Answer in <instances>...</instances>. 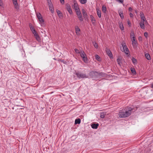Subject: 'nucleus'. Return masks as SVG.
Returning <instances> with one entry per match:
<instances>
[{"mask_svg": "<svg viewBox=\"0 0 153 153\" xmlns=\"http://www.w3.org/2000/svg\"><path fill=\"white\" fill-rule=\"evenodd\" d=\"M151 87L153 88V83L151 85Z\"/></svg>", "mask_w": 153, "mask_h": 153, "instance_id": "nucleus-55", "label": "nucleus"}, {"mask_svg": "<svg viewBox=\"0 0 153 153\" xmlns=\"http://www.w3.org/2000/svg\"><path fill=\"white\" fill-rule=\"evenodd\" d=\"M56 12L57 13V14H58V15L59 16L60 14H61L60 11L59 10H56Z\"/></svg>", "mask_w": 153, "mask_h": 153, "instance_id": "nucleus-37", "label": "nucleus"}, {"mask_svg": "<svg viewBox=\"0 0 153 153\" xmlns=\"http://www.w3.org/2000/svg\"><path fill=\"white\" fill-rule=\"evenodd\" d=\"M127 23H128V25H129V26H130V27L131 26V23L130 22V21H129V20H127Z\"/></svg>", "mask_w": 153, "mask_h": 153, "instance_id": "nucleus-39", "label": "nucleus"}, {"mask_svg": "<svg viewBox=\"0 0 153 153\" xmlns=\"http://www.w3.org/2000/svg\"><path fill=\"white\" fill-rule=\"evenodd\" d=\"M49 9L52 13H53L54 12V9L53 8V6L52 4H48Z\"/></svg>", "mask_w": 153, "mask_h": 153, "instance_id": "nucleus-8", "label": "nucleus"}, {"mask_svg": "<svg viewBox=\"0 0 153 153\" xmlns=\"http://www.w3.org/2000/svg\"><path fill=\"white\" fill-rule=\"evenodd\" d=\"M78 17L79 19L80 20V21H83V18H82V16L81 14L80 15L78 16Z\"/></svg>", "mask_w": 153, "mask_h": 153, "instance_id": "nucleus-26", "label": "nucleus"}, {"mask_svg": "<svg viewBox=\"0 0 153 153\" xmlns=\"http://www.w3.org/2000/svg\"><path fill=\"white\" fill-rule=\"evenodd\" d=\"M82 12L84 16L85 17L87 16L86 13L84 9H82Z\"/></svg>", "mask_w": 153, "mask_h": 153, "instance_id": "nucleus-21", "label": "nucleus"}, {"mask_svg": "<svg viewBox=\"0 0 153 153\" xmlns=\"http://www.w3.org/2000/svg\"><path fill=\"white\" fill-rule=\"evenodd\" d=\"M81 57L82 58L83 61L85 63H87V58L86 55L83 51H81L80 53Z\"/></svg>", "mask_w": 153, "mask_h": 153, "instance_id": "nucleus-3", "label": "nucleus"}, {"mask_svg": "<svg viewBox=\"0 0 153 153\" xmlns=\"http://www.w3.org/2000/svg\"><path fill=\"white\" fill-rule=\"evenodd\" d=\"M3 5V2L1 0H0V6L2 7Z\"/></svg>", "mask_w": 153, "mask_h": 153, "instance_id": "nucleus-47", "label": "nucleus"}, {"mask_svg": "<svg viewBox=\"0 0 153 153\" xmlns=\"http://www.w3.org/2000/svg\"><path fill=\"white\" fill-rule=\"evenodd\" d=\"M36 16H37V18L38 19L40 18H41L42 17V16L40 14V13H36Z\"/></svg>", "mask_w": 153, "mask_h": 153, "instance_id": "nucleus-22", "label": "nucleus"}, {"mask_svg": "<svg viewBox=\"0 0 153 153\" xmlns=\"http://www.w3.org/2000/svg\"><path fill=\"white\" fill-rule=\"evenodd\" d=\"M102 12L104 13H105L106 11V8L105 6L103 5L102 7Z\"/></svg>", "mask_w": 153, "mask_h": 153, "instance_id": "nucleus-18", "label": "nucleus"}, {"mask_svg": "<svg viewBox=\"0 0 153 153\" xmlns=\"http://www.w3.org/2000/svg\"><path fill=\"white\" fill-rule=\"evenodd\" d=\"M99 124L98 123H93L91 125V127L93 129L97 128Z\"/></svg>", "mask_w": 153, "mask_h": 153, "instance_id": "nucleus-10", "label": "nucleus"}, {"mask_svg": "<svg viewBox=\"0 0 153 153\" xmlns=\"http://www.w3.org/2000/svg\"><path fill=\"white\" fill-rule=\"evenodd\" d=\"M76 11L77 16L80 15L81 14L79 9V10H76Z\"/></svg>", "mask_w": 153, "mask_h": 153, "instance_id": "nucleus-31", "label": "nucleus"}, {"mask_svg": "<svg viewBox=\"0 0 153 153\" xmlns=\"http://www.w3.org/2000/svg\"><path fill=\"white\" fill-rule=\"evenodd\" d=\"M132 110V108L130 107H127L126 110L124 109L120 110L118 113L119 117L120 118L128 117L130 115Z\"/></svg>", "mask_w": 153, "mask_h": 153, "instance_id": "nucleus-1", "label": "nucleus"}, {"mask_svg": "<svg viewBox=\"0 0 153 153\" xmlns=\"http://www.w3.org/2000/svg\"><path fill=\"white\" fill-rule=\"evenodd\" d=\"M94 46L95 48H98V45L97 43L96 42L94 43Z\"/></svg>", "mask_w": 153, "mask_h": 153, "instance_id": "nucleus-36", "label": "nucleus"}, {"mask_svg": "<svg viewBox=\"0 0 153 153\" xmlns=\"http://www.w3.org/2000/svg\"><path fill=\"white\" fill-rule=\"evenodd\" d=\"M131 40L132 41V42H135L136 41H135V39H132V38H131Z\"/></svg>", "mask_w": 153, "mask_h": 153, "instance_id": "nucleus-52", "label": "nucleus"}, {"mask_svg": "<svg viewBox=\"0 0 153 153\" xmlns=\"http://www.w3.org/2000/svg\"><path fill=\"white\" fill-rule=\"evenodd\" d=\"M59 61L60 62H62L64 63H65V62L64 61V60L62 59H60L59 60Z\"/></svg>", "mask_w": 153, "mask_h": 153, "instance_id": "nucleus-46", "label": "nucleus"}, {"mask_svg": "<svg viewBox=\"0 0 153 153\" xmlns=\"http://www.w3.org/2000/svg\"><path fill=\"white\" fill-rule=\"evenodd\" d=\"M141 19H142V21L141 22H143L145 23L147 22V21L146 20L145 17L142 18Z\"/></svg>", "mask_w": 153, "mask_h": 153, "instance_id": "nucleus-29", "label": "nucleus"}, {"mask_svg": "<svg viewBox=\"0 0 153 153\" xmlns=\"http://www.w3.org/2000/svg\"><path fill=\"white\" fill-rule=\"evenodd\" d=\"M132 61L134 64H136L137 63V60L135 59L134 58L132 57Z\"/></svg>", "mask_w": 153, "mask_h": 153, "instance_id": "nucleus-16", "label": "nucleus"}, {"mask_svg": "<svg viewBox=\"0 0 153 153\" xmlns=\"http://www.w3.org/2000/svg\"><path fill=\"white\" fill-rule=\"evenodd\" d=\"M14 6H15V9H16L17 10H18L19 9V5L17 3V4H14Z\"/></svg>", "mask_w": 153, "mask_h": 153, "instance_id": "nucleus-33", "label": "nucleus"}, {"mask_svg": "<svg viewBox=\"0 0 153 153\" xmlns=\"http://www.w3.org/2000/svg\"><path fill=\"white\" fill-rule=\"evenodd\" d=\"M98 72L95 71H92L89 73V76L94 79L98 78Z\"/></svg>", "mask_w": 153, "mask_h": 153, "instance_id": "nucleus-2", "label": "nucleus"}, {"mask_svg": "<svg viewBox=\"0 0 153 153\" xmlns=\"http://www.w3.org/2000/svg\"><path fill=\"white\" fill-rule=\"evenodd\" d=\"M105 115V113H100V117L102 118H104Z\"/></svg>", "mask_w": 153, "mask_h": 153, "instance_id": "nucleus-23", "label": "nucleus"}, {"mask_svg": "<svg viewBox=\"0 0 153 153\" xmlns=\"http://www.w3.org/2000/svg\"><path fill=\"white\" fill-rule=\"evenodd\" d=\"M13 4H17V0H13Z\"/></svg>", "mask_w": 153, "mask_h": 153, "instance_id": "nucleus-45", "label": "nucleus"}, {"mask_svg": "<svg viewBox=\"0 0 153 153\" xmlns=\"http://www.w3.org/2000/svg\"><path fill=\"white\" fill-rule=\"evenodd\" d=\"M140 27L142 29H144L145 26H144V22H141L140 23Z\"/></svg>", "mask_w": 153, "mask_h": 153, "instance_id": "nucleus-15", "label": "nucleus"}, {"mask_svg": "<svg viewBox=\"0 0 153 153\" xmlns=\"http://www.w3.org/2000/svg\"><path fill=\"white\" fill-rule=\"evenodd\" d=\"M47 2L48 3V4H51V0H47Z\"/></svg>", "mask_w": 153, "mask_h": 153, "instance_id": "nucleus-51", "label": "nucleus"}, {"mask_svg": "<svg viewBox=\"0 0 153 153\" xmlns=\"http://www.w3.org/2000/svg\"><path fill=\"white\" fill-rule=\"evenodd\" d=\"M81 3L82 4H85L87 2V0H80Z\"/></svg>", "mask_w": 153, "mask_h": 153, "instance_id": "nucleus-32", "label": "nucleus"}, {"mask_svg": "<svg viewBox=\"0 0 153 153\" xmlns=\"http://www.w3.org/2000/svg\"><path fill=\"white\" fill-rule=\"evenodd\" d=\"M39 22V23L41 24H42L44 22V20L43 19L42 17L38 19Z\"/></svg>", "mask_w": 153, "mask_h": 153, "instance_id": "nucleus-30", "label": "nucleus"}, {"mask_svg": "<svg viewBox=\"0 0 153 153\" xmlns=\"http://www.w3.org/2000/svg\"><path fill=\"white\" fill-rule=\"evenodd\" d=\"M118 13L121 18L123 19L124 18V16L123 11L121 10H119Z\"/></svg>", "mask_w": 153, "mask_h": 153, "instance_id": "nucleus-12", "label": "nucleus"}, {"mask_svg": "<svg viewBox=\"0 0 153 153\" xmlns=\"http://www.w3.org/2000/svg\"><path fill=\"white\" fill-rule=\"evenodd\" d=\"M132 9L131 7H129L128 8L129 11L132 12Z\"/></svg>", "mask_w": 153, "mask_h": 153, "instance_id": "nucleus-50", "label": "nucleus"}, {"mask_svg": "<svg viewBox=\"0 0 153 153\" xmlns=\"http://www.w3.org/2000/svg\"><path fill=\"white\" fill-rule=\"evenodd\" d=\"M66 7L69 13L71 14H72V11L70 5L68 4H67L66 6Z\"/></svg>", "mask_w": 153, "mask_h": 153, "instance_id": "nucleus-6", "label": "nucleus"}, {"mask_svg": "<svg viewBox=\"0 0 153 153\" xmlns=\"http://www.w3.org/2000/svg\"><path fill=\"white\" fill-rule=\"evenodd\" d=\"M76 74L77 75V77L79 78H88L86 74H82L80 72H76Z\"/></svg>", "mask_w": 153, "mask_h": 153, "instance_id": "nucleus-4", "label": "nucleus"}, {"mask_svg": "<svg viewBox=\"0 0 153 153\" xmlns=\"http://www.w3.org/2000/svg\"><path fill=\"white\" fill-rule=\"evenodd\" d=\"M135 12L136 13H137V12L136 11H135Z\"/></svg>", "mask_w": 153, "mask_h": 153, "instance_id": "nucleus-56", "label": "nucleus"}, {"mask_svg": "<svg viewBox=\"0 0 153 153\" xmlns=\"http://www.w3.org/2000/svg\"><path fill=\"white\" fill-rule=\"evenodd\" d=\"M75 51L77 53H80V52H79V50L76 49L75 48L74 49Z\"/></svg>", "mask_w": 153, "mask_h": 153, "instance_id": "nucleus-41", "label": "nucleus"}, {"mask_svg": "<svg viewBox=\"0 0 153 153\" xmlns=\"http://www.w3.org/2000/svg\"><path fill=\"white\" fill-rule=\"evenodd\" d=\"M97 14L99 18L101 17V12L100 10L97 9Z\"/></svg>", "mask_w": 153, "mask_h": 153, "instance_id": "nucleus-14", "label": "nucleus"}, {"mask_svg": "<svg viewBox=\"0 0 153 153\" xmlns=\"http://www.w3.org/2000/svg\"><path fill=\"white\" fill-rule=\"evenodd\" d=\"M32 32L33 34H34V36L38 34L36 30H33V31H32Z\"/></svg>", "mask_w": 153, "mask_h": 153, "instance_id": "nucleus-35", "label": "nucleus"}, {"mask_svg": "<svg viewBox=\"0 0 153 153\" xmlns=\"http://www.w3.org/2000/svg\"><path fill=\"white\" fill-rule=\"evenodd\" d=\"M74 6L75 10H79V8L78 4L76 2H74Z\"/></svg>", "mask_w": 153, "mask_h": 153, "instance_id": "nucleus-9", "label": "nucleus"}, {"mask_svg": "<svg viewBox=\"0 0 153 153\" xmlns=\"http://www.w3.org/2000/svg\"><path fill=\"white\" fill-rule=\"evenodd\" d=\"M106 52L107 53V54L108 55V56L111 58H113V55L110 51V50L106 48Z\"/></svg>", "mask_w": 153, "mask_h": 153, "instance_id": "nucleus-7", "label": "nucleus"}, {"mask_svg": "<svg viewBox=\"0 0 153 153\" xmlns=\"http://www.w3.org/2000/svg\"><path fill=\"white\" fill-rule=\"evenodd\" d=\"M60 1L61 3L63 4L64 3V0H60Z\"/></svg>", "mask_w": 153, "mask_h": 153, "instance_id": "nucleus-49", "label": "nucleus"}, {"mask_svg": "<svg viewBox=\"0 0 153 153\" xmlns=\"http://www.w3.org/2000/svg\"><path fill=\"white\" fill-rule=\"evenodd\" d=\"M131 71L133 74H134L136 72L135 70L134 69H131Z\"/></svg>", "mask_w": 153, "mask_h": 153, "instance_id": "nucleus-42", "label": "nucleus"}, {"mask_svg": "<svg viewBox=\"0 0 153 153\" xmlns=\"http://www.w3.org/2000/svg\"><path fill=\"white\" fill-rule=\"evenodd\" d=\"M35 37L36 39L39 42L40 41L41 39L38 34L34 36Z\"/></svg>", "mask_w": 153, "mask_h": 153, "instance_id": "nucleus-19", "label": "nucleus"}, {"mask_svg": "<svg viewBox=\"0 0 153 153\" xmlns=\"http://www.w3.org/2000/svg\"><path fill=\"white\" fill-rule=\"evenodd\" d=\"M140 16L141 18H142L144 17H145L144 14L143 13H140Z\"/></svg>", "mask_w": 153, "mask_h": 153, "instance_id": "nucleus-43", "label": "nucleus"}, {"mask_svg": "<svg viewBox=\"0 0 153 153\" xmlns=\"http://www.w3.org/2000/svg\"><path fill=\"white\" fill-rule=\"evenodd\" d=\"M117 62L118 64L120 65H121V62L120 59V58H118L117 59Z\"/></svg>", "mask_w": 153, "mask_h": 153, "instance_id": "nucleus-27", "label": "nucleus"}, {"mask_svg": "<svg viewBox=\"0 0 153 153\" xmlns=\"http://www.w3.org/2000/svg\"><path fill=\"white\" fill-rule=\"evenodd\" d=\"M129 15L131 18H133V15L131 13H130Z\"/></svg>", "mask_w": 153, "mask_h": 153, "instance_id": "nucleus-48", "label": "nucleus"}, {"mask_svg": "<svg viewBox=\"0 0 153 153\" xmlns=\"http://www.w3.org/2000/svg\"><path fill=\"white\" fill-rule=\"evenodd\" d=\"M76 33L77 35L79 34V32L80 31V29L77 26H76L75 27Z\"/></svg>", "mask_w": 153, "mask_h": 153, "instance_id": "nucleus-11", "label": "nucleus"}, {"mask_svg": "<svg viewBox=\"0 0 153 153\" xmlns=\"http://www.w3.org/2000/svg\"><path fill=\"white\" fill-rule=\"evenodd\" d=\"M98 78L100 76H103L104 75V74L102 72L100 73L98 72Z\"/></svg>", "mask_w": 153, "mask_h": 153, "instance_id": "nucleus-25", "label": "nucleus"}, {"mask_svg": "<svg viewBox=\"0 0 153 153\" xmlns=\"http://www.w3.org/2000/svg\"><path fill=\"white\" fill-rule=\"evenodd\" d=\"M142 39V38L141 37H139V40H141Z\"/></svg>", "mask_w": 153, "mask_h": 153, "instance_id": "nucleus-53", "label": "nucleus"}, {"mask_svg": "<svg viewBox=\"0 0 153 153\" xmlns=\"http://www.w3.org/2000/svg\"><path fill=\"white\" fill-rule=\"evenodd\" d=\"M90 17L91 19V20L92 23L93 24H94L95 22V20L94 17L92 15L90 16Z\"/></svg>", "mask_w": 153, "mask_h": 153, "instance_id": "nucleus-13", "label": "nucleus"}, {"mask_svg": "<svg viewBox=\"0 0 153 153\" xmlns=\"http://www.w3.org/2000/svg\"><path fill=\"white\" fill-rule=\"evenodd\" d=\"M122 46L125 53L126 54H128L129 51L127 46L126 45V44L125 43L123 44H122Z\"/></svg>", "mask_w": 153, "mask_h": 153, "instance_id": "nucleus-5", "label": "nucleus"}, {"mask_svg": "<svg viewBox=\"0 0 153 153\" xmlns=\"http://www.w3.org/2000/svg\"><path fill=\"white\" fill-rule=\"evenodd\" d=\"M30 28L32 31H33V30H35L34 27L31 26H30Z\"/></svg>", "mask_w": 153, "mask_h": 153, "instance_id": "nucleus-40", "label": "nucleus"}, {"mask_svg": "<svg viewBox=\"0 0 153 153\" xmlns=\"http://www.w3.org/2000/svg\"><path fill=\"white\" fill-rule=\"evenodd\" d=\"M119 26L121 30H124V27H123V24H122L120 23L119 24Z\"/></svg>", "mask_w": 153, "mask_h": 153, "instance_id": "nucleus-24", "label": "nucleus"}, {"mask_svg": "<svg viewBox=\"0 0 153 153\" xmlns=\"http://www.w3.org/2000/svg\"><path fill=\"white\" fill-rule=\"evenodd\" d=\"M81 122V120L79 118H78V119H76L75 120V124H79Z\"/></svg>", "mask_w": 153, "mask_h": 153, "instance_id": "nucleus-20", "label": "nucleus"}, {"mask_svg": "<svg viewBox=\"0 0 153 153\" xmlns=\"http://www.w3.org/2000/svg\"><path fill=\"white\" fill-rule=\"evenodd\" d=\"M95 58L97 60H99V59L100 58V57L99 56H98L97 55H95Z\"/></svg>", "mask_w": 153, "mask_h": 153, "instance_id": "nucleus-38", "label": "nucleus"}, {"mask_svg": "<svg viewBox=\"0 0 153 153\" xmlns=\"http://www.w3.org/2000/svg\"><path fill=\"white\" fill-rule=\"evenodd\" d=\"M137 44V41H136L135 42H133L132 43V45L133 47H136L137 46L136 45Z\"/></svg>", "mask_w": 153, "mask_h": 153, "instance_id": "nucleus-28", "label": "nucleus"}, {"mask_svg": "<svg viewBox=\"0 0 153 153\" xmlns=\"http://www.w3.org/2000/svg\"><path fill=\"white\" fill-rule=\"evenodd\" d=\"M132 39H135V36L132 37Z\"/></svg>", "mask_w": 153, "mask_h": 153, "instance_id": "nucleus-54", "label": "nucleus"}, {"mask_svg": "<svg viewBox=\"0 0 153 153\" xmlns=\"http://www.w3.org/2000/svg\"><path fill=\"white\" fill-rule=\"evenodd\" d=\"M130 36L131 38H132V37H134L135 36H134V31H131V34H130Z\"/></svg>", "mask_w": 153, "mask_h": 153, "instance_id": "nucleus-34", "label": "nucleus"}, {"mask_svg": "<svg viewBox=\"0 0 153 153\" xmlns=\"http://www.w3.org/2000/svg\"><path fill=\"white\" fill-rule=\"evenodd\" d=\"M144 36L146 37L147 38L148 36V33L147 32H145L144 33Z\"/></svg>", "mask_w": 153, "mask_h": 153, "instance_id": "nucleus-44", "label": "nucleus"}, {"mask_svg": "<svg viewBox=\"0 0 153 153\" xmlns=\"http://www.w3.org/2000/svg\"><path fill=\"white\" fill-rule=\"evenodd\" d=\"M146 58L148 60L151 59V57L149 54L148 53H146L145 54Z\"/></svg>", "mask_w": 153, "mask_h": 153, "instance_id": "nucleus-17", "label": "nucleus"}]
</instances>
